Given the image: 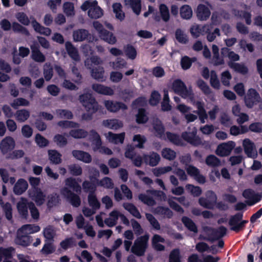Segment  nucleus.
<instances>
[{"label": "nucleus", "mask_w": 262, "mask_h": 262, "mask_svg": "<svg viewBox=\"0 0 262 262\" xmlns=\"http://www.w3.org/2000/svg\"><path fill=\"white\" fill-rule=\"evenodd\" d=\"M66 187L61 190V193L64 195L70 202L71 204L75 207H78L80 204L79 197L72 193L68 188L72 189L76 192H80L81 186L78 184L75 179L68 178L66 180Z\"/></svg>", "instance_id": "obj_1"}, {"label": "nucleus", "mask_w": 262, "mask_h": 262, "mask_svg": "<svg viewBox=\"0 0 262 262\" xmlns=\"http://www.w3.org/2000/svg\"><path fill=\"white\" fill-rule=\"evenodd\" d=\"M40 230L39 226L27 224L23 226L17 231L15 242L24 246H28L30 242V237L28 235L38 232Z\"/></svg>", "instance_id": "obj_2"}, {"label": "nucleus", "mask_w": 262, "mask_h": 262, "mask_svg": "<svg viewBox=\"0 0 262 262\" xmlns=\"http://www.w3.org/2000/svg\"><path fill=\"white\" fill-rule=\"evenodd\" d=\"M79 101L88 112V114H83V120H89L92 119V115L98 110V104L95 99L90 93H86L79 96Z\"/></svg>", "instance_id": "obj_3"}, {"label": "nucleus", "mask_w": 262, "mask_h": 262, "mask_svg": "<svg viewBox=\"0 0 262 262\" xmlns=\"http://www.w3.org/2000/svg\"><path fill=\"white\" fill-rule=\"evenodd\" d=\"M102 63L100 58L95 56L88 58L85 61V66L90 69H92V76L95 79L100 81H104V70L102 67H98V68H94L95 66Z\"/></svg>", "instance_id": "obj_4"}, {"label": "nucleus", "mask_w": 262, "mask_h": 262, "mask_svg": "<svg viewBox=\"0 0 262 262\" xmlns=\"http://www.w3.org/2000/svg\"><path fill=\"white\" fill-rule=\"evenodd\" d=\"M81 9L84 11L89 9L88 15L91 18H99L103 14L102 10L98 6L96 0L85 1L81 6Z\"/></svg>", "instance_id": "obj_5"}, {"label": "nucleus", "mask_w": 262, "mask_h": 262, "mask_svg": "<svg viewBox=\"0 0 262 262\" xmlns=\"http://www.w3.org/2000/svg\"><path fill=\"white\" fill-rule=\"evenodd\" d=\"M171 90L182 98L192 99V91L190 88L188 89L185 83L180 79L174 80L171 85Z\"/></svg>", "instance_id": "obj_6"}, {"label": "nucleus", "mask_w": 262, "mask_h": 262, "mask_svg": "<svg viewBox=\"0 0 262 262\" xmlns=\"http://www.w3.org/2000/svg\"><path fill=\"white\" fill-rule=\"evenodd\" d=\"M149 236L145 235L138 238L134 242L132 251L138 256L143 255L148 246Z\"/></svg>", "instance_id": "obj_7"}, {"label": "nucleus", "mask_w": 262, "mask_h": 262, "mask_svg": "<svg viewBox=\"0 0 262 262\" xmlns=\"http://www.w3.org/2000/svg\"><path fill=\"white\" fill-rule=\"evenodd\" d=\"M99 176V171L93 168L90 170V179L91 182L84 181L83 183L82 186L83 189L86 192L90 193H94L96 189V187L98 185V180L97 178Z\"/></svg>", "instance_id": "obj_8"}, {"label": "nucleus", "mask_w": 262, "mask_h": 262, "mask_svg": "<svg viewBox=\"0 0 262 262\" xmlns=\"http://www.w3.org/2000/svg\"><path fill=\"white\" fill-rule=\"evenodd\" d=\"M89 139L92 140L93 149L94 151L99 150V152L106 155H112V150L105 147L101 146V141L99 134L95 130L90 132Z\"/></svg>", "instance_id": "obj_9"}, {"label": "nucleus", "mask_w": 262, "mask_h": 262, "mask_svg": "<svg viewBox=\"0 0 262 262\" xmlns=\"http://www.w3.org/2000/svg\"><path fill=\"white\" fill-rule=\"evenodd\" d=\"M29 197L35 202L37 206L43 204L46 201V195L40 188H32L28 191Z\"/></svg>", "instance_id": "obj_10"}, {"label": "nucleus", "mask_w": 262, "mask_h": 262, "mask_svg": "<svg viewBox=\"0 0 262 262\" xmlns=\"http://www.w3.org/2000/svg\"><path fill=\"white\" fill-rule=\"evenodd\" d=\"M260 101L261 98L255 90L250 89L248 90L245 97V103L248 107H252L254 105L260 102Z\"/></svg>", "instance_id": "obj_11"}, {"label": "nucleus", "mask_w": 262, "mask_h": 262, "mask_svg": "<svg viewBox=\"0 0 262 262\" xmlns=\"http://www.w3.org/2000/svg\"><path fill=\"white\" fill-rule=\"evenodd\" d=\"M235 146V143L232 141L220 144L217 147L215 153L220 157L228 156L230 154Z\"/></svg>", "instance_id": "obj_12"}, {"label": "nucleus", "mask_w": 262, "mask_h": 262, "mask_svg": "<svg viewBox=\"0 0 262 262\" xmlns=\"http://www.w3.org/2000/svg\"><path fill=\"white\" fill-rule=\"evenodd\" d=\"M187 101L196 107L197 110L195 112L199 116L201 123H204L205 119L207 118V115L204 108V102L200 101H195L193 93L192 94V99H188Z\"/></svg>", "instance_id": "obj_13"}, {"label": "nucleus", "mask_w": 262, "mask_h": 262, "mask_svg": "<svg viewBox=\"0 0 262 262\" xmlns=\"http://www.w3.org/2000/svg\"><path fill=\"white\" fill-rule=\"evenodd\" d=\"M212 28L211 24L203 26L194 25L190 28V33L193 37L198 38L201 35L208 33L212 29Z\"/></svg>", "instance_id": "obj_14"}, {"label": "nucleus", "mask_w": 262, "mask_h": 262, "mask_svg": "<svg viewBox=\"0 0 262 262\" xmlns=\"http://www.w3.org/2000/svg\"><path fill=\"white\" fill-rule=\"evenodd\" d=\"M243 196L246 199V203L250 206L253 205L260 201L261 195L256 193L252 189L245 190L243 193Z\"/></svg>", "instance_id": "obj_15"}, {"label": "nucleus", "mask_w": 262, "mask_h": 262, "mask_svg": "<svg viewBox=\"0 0 262 262\" xmlns=\"http://www.w3.org/2000/svg\"><path fill=\"white\" fill-rule=\"evenodd\" d=\"M207 199L201 198L199 199L200 204L207 208H212L216 201V196L212 191H208L206 193Z\"/></svg>", "instance_id": "obj_16"}, {"label": "nucleus", "mask_w": 262, "mask_h": 262, "mask_svg": "<svg viewBox=\"0 0 262 262\" xmlns=\"http://www.w3.org/2000/svg\"><path fill=\"white\" fill-rule=\"evenodd\" d=\"M243 146L245 154L248 157L255 158L257 156V151L254 143L249 139H245L243 141Z\"/></svg>", "instance_id": "obj_17"}, {"label": "nucleus", "mask_w": 262, "mask_h": 262, "mask_svg": "<svg viewBox=\"0 0 262 262\" xmlns=\"http://www.w3.org/2000/svg\"><path fill=\"white\" fill-rule=\"evenodd\" d=\"M211 6L207 4L206 5H200L198 6L196 14L198 18L201 20H207L210 15Z\"/></svg>", "instance_id": "obj_18"}, {"label": "nucleus", "mask_w": 262, "mask_h": 262, "mask_svg": "<svg viewBox=\"0 0 262 262\" xmlns=\"http://www.w3.org/2000/svg\"><path fill=\"white\" fill-rule=\"evenodd\" d=\"M106 108L111 112H117L120 110H125L127 106L124 103L114 102L112 100H105L103 102Z\"/></svg>", "instance_id": "obj_19"}, {"label": "nucleus", "mask_w": 262, "mask_h": 262, "mask_svg": "<svg viewBox=\"0 0 262 262\" xmlns=\"http://www.w3.org/2000/svg\"><path fill=\"white\" fill-rule=\"evenodd\" d=\"M187 173L193 177L198 183L203 184L205 182V178L200 173L199 170L195 167L188 165L185 168Z\"/></svg>", "instance_id": "obj_20"}, {"label": "nucleus", "mask_w": 262, "mask_h": 262, "mask_svg": "<svg viewBox=\"0 0 262 262\" xmlns=\"http://www.w3.org/2000/svg\"><path fill=\"white\" fill-rule=\"evenodd\" d=\"M15 147V141L11 137H6L1 142L0 149L5 154Z\"/></svg>", "instance_id": "obj_21"}, {"label": "nucleus", "mask_w": 262, "mask_h": 262, "mask_svg": "<svg viewBox=\"0 0 262 262\" xmlns=\"http://www.w3.org/2000/svg\"><path fill=\"white\" fill-rule=\"evenodd\" d=\"M196 129L194 128L191 133H185L182 134V137L184 140L194 145L201 144V139L196 136Z\"/></svg>", "instance_id": "obj_22"}, {"label": "nucleus", "mask_w": 262, "mask_h": 262, "mask_svg": "<svg viewBox=\"0 0 262 262\" xmlns=\"http://www.w3.org/2000/svg\"><path fill=\"white\" fill-rule=\"evenodd\" d=\"M92 89L96 92L104 95L112 96L114 94L112 88L101 84H94Z\"/></svg>", "instance_id": "obj_23"}, {"label": "nucleus", "mask_w": 262, "mask_h": 262, "mask_svg": "<svg viewBox=\"0 0 262 262\" xmlns=\"http://www.w3.org/2000/svg\"><path fill=\"white\" fill-rule=\"evenodd\" d=\"M242 214L238 213L233 216L229 221V224L232 227L231 229L236 232L238 231L240 229L244 226V224L247 223V221H244L242 222L237 224L238 222L242 218Z\"/></svg>", "instance_id": "obj_24"}, {"label": "nucleus", "mask_w": 262, "mask_h": 262, "mask_svg": "<svg viewBox=\"0 0 262 262\" xmlns=\"http://www.w3.org/2000/svg\"><path fill=\"white\" fill-rule=\"evenodd\" d=\"M30 202H28L27 199L21 198L17 204V208L20 215L26 218L28 214V206Z\"/></svg>", "instance_id": "obj_25"}, {"label": "nucleus", "mask_w": 262, "mask_h": 262, "mask_svg": "<svg viewBox=\"0 0 262 262\" xmlns=\"http://www.w3.org/2000/svg\"><path fill=\"white\" fill-rule=\"evenodd\" d=\"M173 200H177L178 201H179L180 203L182 204L184 206H188L189 205L188 203L185 204L184 203L185 200V198L184 196L180 198L172 197L171 198H169L168 201L170 207L179 213H183V209L178 204L174 202L173 201Z\"/></svg>", "instance_id": "obj_26"}, {"label": "nucleus", "mask_w": 262, "mask_h": 262, "mask_svg": "<svg viewBox=\"0 0 262 262\" xmlns=\"http://www.w3.org/2000/svg\"><path fill=\"white\" fill-rule=\"evenodd\" d=\"M105 136L106 139L111 143L114 144L122 143L124 139L125 133H122L116 134L108 132L107 134H106Z\"/></svg>", "instance_id": "obj_27"}, {"label": "nucleus", "mask_w": 262, "mask_h": 262, "mask_svg": "<svg viewBox=\"0 0 262 262\" xmlns=\"http://www.w3.org/2000/svg\"><path fill=\"white\" fill-rule=\"evenodd\" d=\"M72 155L76 159L86 163H89L92 161L91 155L83 151L75 150L72 151Z\"/></svg>", "instance_id": "obj_28"}, {"label": "nucleus", "mask_w": 262, "mask_h": 262, "mask_svg": "<svg viewBox=\"0 0 262 262\" xmlns=\"http://www.w3.org/2000/svg\"><path fill=\"white\" fill-rule=\"evenodd\" d=\"M28 184L25 180L19 179L14 185L13 191L17 195L23 193L28 188Z\"/></svg>", "instance_id": "obj_29"}, {"label": "nucleus", "mask_w": 262, "mask_h": 262, "mask_svg": "<svg viewBox=\"0 0 262 262\" xmlns=\"http://www.w3.org/2000/svg\"><path fill=\"white\" fill-rule=\"evenodd\" d=\"M120 212L117 210H114L109 214L107 218L104 220L105 224L108 227H113L117 224L119 217Z\"/></svg>", "instance_id": "obj_30"}, {"label": "nucleus", "mask_w": 262, "mask_h": 262, "mask_svg": "<svg viewBox=\"0 0 262 262\" xmlns=\"http://www.w3.org/2000/svg\"><path fill=\"white\" fill-rule=\"evenodd\" d=\"M104 126L112 129H117L123 126V123L117 119H107L103 121Z\"/></svg>", "instance_id": "obj_31"}, {"label": "nucleus", "mask_w": 262, "mask_h": 262, "mask_svg": "<svg viewBox=\"0 0 262 262\" xmlns=\"http://www.w3.org/2000/svg\"><path fill=\"white\" fill-rule=\"evenodd\" d=\"M125 5L130 7L133 11L139 15L141 12V0H124Z\"/></svg>", "instance_id": "obj_32"}, {"label": "nucleus", "mask_w": 262, "mask_h": 262, "mask_svg": "<svg viewBox=\"0 0 262 262\" xmlns=\"http://www.w3.org/2000/svg\"><path fill=\"white\" fill-rule=\"evenodd\" d=\"M30 19L32 20V26L36 32L47 36L50 35L51 30L49 28L41 26L34 18L32 19L31 17Z\"/></svg>", "instance_id": "obj_33"}, {"label": "nucleus", "mask_w": 262, "mask_h": 262, "mask_svg": "<svg viewBox=\"0 0 262 262\" xmlns=\"http://www.w3.org/2000/svg\"><path fill=\"white\" fill-rule=\"evenodd\" d=\"M214 229L207 226L204 227L202 234L200 235V238L201 239L214 240Z\"/></svg>", "instance_id": "obj_34"}, {"label": "nucleus", "mask_w": 262, "mask_h": 262, "mask_svg": "<svg viewBox=\"0 0 262 262\" xmlns=\"http://www.w3.org/2000/svg\"><path fill=\"white\" fill-rule=\"evenodd\" d=\"M32 58L37 62H42L45 60V56L39 51L35 45L31 46Z\"/></svg>", "instance_id": "obj_35"}, {"label": "nucleus", "mask_w": 262, "mask_h": 262, "mask_svg": "<svg viewBox=\"0 0 262 262\" xmlns=\"http://www.w3.org/2000/svg\"><path fill=\"white\" fill-rule=\"evenodd\" d=\"M213 58L212 59L211 62L215 65H221L224 63V60L222 57L219 56V49L216 45H213L212 47Z\"/></svg>", "instance_id": "obj_36"}, {"label": "nucleus", "mask_w": 262, "mask_h": 262, "mask_svg": "<svg viewBox=\"0 0 262 262\" xmlns=\"http://www.w3.org/2000/svg\"><path fill=\"white\" fill-rule=\"evenodd\" d=\"M164 239L159 235H155L152 239V244L153 247L157 250L162 251L164 249V247L161 243H164Z\"/></svg>", "instance_id": "obj_37"}, {"label": "nucleus", "mask_w": 262, "mask_h": 262, "mask_svg": "<svg viewBox=\"0 0 262 262\" xmlns=\"http://www.w3.org/2000/svg\"><path fill=\"white\" fill-rule=\"evenodd\" d=\"M144 160L145 162L148 163L150 166H155L159 163L160 157L158 154L152 152L148 157L145 156Z\"/></svg>", "instance_id": "obj_38"}, {"label": "nucleus", "mask_w": 262, "mask_h": 262, "mask_svg": "<svg viewBox=\"0 0 262 262\" xmlns=\"http://www.w3.org/2000/svg\"><path fill=\"white\" fill-rule=\"evenodd\" d=\"M88 31L84 29H79L73 32V38L76 41H81L88 36Z\"/></svg>", "instance_id": "obj_39"}, {"label": "nucleus", "mask_w": 262, "mask_h": 262, "mask_svg": "<svg viewBox=\"0 0 262 262\" xmlns=\"http://www.w3.org/2000/svg\"><path fill=\"white\" fill-rule=\"evenodd\" d=\"M155 134L156 136L161 138H164L165 136L164 134V128L160 121L156 120L154 123Z\"/></svg>", "instance_id": "obj_40"}, {"label": "nucleus", "mask_w": 262, "mask_h": 262, "mask_svg": "<svg viewBox=\"0 0 262 262\" xmlns=\"http://www.w3.org/2000/svg\"><path fill=\"white\" fill-rule=\"evenodd\" d=\"M100 38L110 44L113 45L116 42V38L113 34L107 31H104L103 33H101Z\"/></svg>", "instance_id": "obj_41"}, {"label": "nucleus", "mask_w": 262, "mask_h": 262, "mask_svg": "<svg viewBox=\"0 0 262 262\" xmlns=\"http://www.w3.org/2000/svg\"><path fill=\"white\" fill-rule=\"evenodd\" d=\"M88 202L90 206L96 210L99 209L100 203L98 200L95 193H90L88 195Z\"/></svg>", "instance_id": "obj_42"}, {"label": "nucleus", "mask_w": 262, "mask_h": 262, "mask_svg": "<svg viewBox=\"0 0 262 262\" xmlns=\"http://www.w3.org/2000/svg\"><path fill=\"white\" fill-rule=\"evenodd\" d=\"M66 47L67 51L70 56L74 60H78L79 59V55L78 54L77 50L72 46V45L67 42L66 43Z\"/></svg>", "instance_id": "obj_43"}, {"label": "nucleus", "mask_w": 262, "mask_h": 262, "mask_svg": "<svg viewBox=\"0 0 262 262\" xmlns=\"http://www.w3.org/2000/svg\"><path fill=\"white\" fill-rule=\"evenodd\" d=\"M181 16L183 19H190L192 15V10L188 5L183 6L180 10Z\"/></svg>", "instance_id": "obj_44"}, {"label": "nucleus", "mask_w": 262, "mask_h": 262, "mask_svg": "<svg viewBox=\"0 0 262 262\" xmlns=\"http://www.w3.org/2000/svg\"><path fill=\"white\" fill-rule=\"evenodd\" d=\"M113 11L116 17L120 20H122L125 17L124 13L122 10V6L120 3H115L113 5Z\"/></svg>", "instance_id": "obj_45"}, {"label": "nucleus", "mask_w": 262, "mask_h": 262, "mask_svg": "<svg viewBox=\"0 0 262 262\" xmlns=\"http://www.w3.org/2000/svg\"><path fill=\"white\" fill-rule=\"evenodd\" d=\"M113 11L116 17L120 20H122L125 17L124 13L122 10V6L120 3H115L113 5Z\"/></svg>", "instance_id": "obj_46"}, {"label": "nucleus", "mask_w": 262, "mask_h": 262, "mask_svg": "<svg viewBox=\"0 0 262 262\" xmlns=\"http://www.w3.org/2000/svg\"><path fill=\"white\" fill-rule=\"evenodd\" d=\"M113 11L116 17L120 20H122L125 17L124 13L122 10V6L120 3H115L113 5Z\"/></svg>", "instance_id": "obj_47"}, {"label": "nucleus", "mask_w": 262, "mask_h": 262, "mask_svg": "<svg viewBox=\"0 0 262 262\" xmlns=\"http://www.w3.org/2000/svg\"><path fill=\"white\" fill-rule=\"evenodd\" d=\"M110 66L114 70H120L126 68L127 62L122 58H117L115 61L110 62Z\"/></svg>", "instance_id": "obj_48"}, {"label": "nucleus", "mask_w": 262, "mask_h": 262, "mask_svg": "<svg viewBox=\"0 0 262 262\" xmlns=\"http://www.w3.org/2000/svg\"><path fill=\"white\" fill-rule=\"evenodd\" d=\"M123 206L125 209L127 210L133 216L138 219L141 218V216L140 212L134 205L130 203H124Z\"/></svg>", "instance_id": "obj_49"}, {"label": "nucleus", "mask_w": 262, "mask_h": 262, "mask_svg": "<svg viewBox=\"0 0 262 262\" xmlns=\"http://www.w3.org/2000/svg\"><path fill=\"white\" fill-rule=\"evenodd\" d=\"M16 119L19 122H24L30 116V113L26 110H18L15 115Z\"/></svg>", "instance_id": "obj_50"}, {"label": "nucleus", "mask_w": 262, "mask_h": 262, "mask_svg": "<svg viewBox=\"0 0 262 262\" xmlns=\"http://www.w3.org/2000/svg\"><path fill=\"white\" fill-rule=\"evenodd\" d=\"M49 156L50 160L53 163L57 164L61 162V155L57 151L54 150H49Z\"/></svg>", "instance_id": "obj_51"}, {"label": "nucleus", "mask_w": 262, "mask_h": 262, "mask_svg": "<svg viewBox=\"0 0 262 262\" xmlns=\"http://www.w3.org/2000/svg\"><path fill=\"white\" fill-rule=\"evenodd\" d=\"M182 221L183 224L185 225V226L190 231H192L194 233H196L198 232V229L196 225L191 219L187 217H183L182 218Z\"/></svg>", "instance_id": "obj_52"}, {"label": "nucleus", "mask_w": 262, "mask_h": 262, "mask_svg": "<svg viewBox=\"0 0 262 262\" xmlns=\"http://www.w3.org/2000/svg\"><path fill=\"white\" fill-rule=\"evenodd\" d=\"M63 10L68 16H73L75 14L74 5L72 3L66 2L63 4Z\"/></svg>", "instance_id": "obj_53"}, {"label": "nucleus", "mask_w": 262, "mask_h": 262, "mask_svg": "<svg viewBox=\"0 0 262 262\" xmlns=\"http://www.w3.org/2000/svg\"><path fill=\"white\" fill-rule=\"evenodd\" d=\"M154 212L156 214L162 215L164 217L170 218L172 215V211L168 208L159 207L157 208Z\"/></svg>", "instance_id": "obj_54"}, {"label": "nucleus", "mask_w": 262, "mask_h": 262, "mask_svg": "<svg viewBox=\"0 0 262 262\" xmlns=\"http://www.w3.org/2000/svg\"><path fill=\"white\" fill-rule=\"evenodd\" d=\"M248 128L246 126L242 125L240 127L235 125L232 126L230 128V134L234 136H237L248 132Z\"/></svg>", "instance_id": "obj_55"}, {"label": "nucleus", "mask_w": 262, "mask_h": 262, "mask_svg": "<svg viewBox=\"0 0 262 262\" xmlns=\"http://www.w3.org/2000/svg\"><path fill=\"white\" fill-rule=\"evenodd\" d=\"M162 109L164 111H167L171 110V106L169 104V98L168 92L167 90L164 91V97L162 102Z\"/></svg>", "instance_id": "obj_56"}, {"label": "nucleus", "mask_w": 262, "mask_h": 262, "mask_svg": "<svg viewBox=\"0 0 262 262\" xmlns=\"http://www.w3.org/2000/svg\"><path fill=\"white\" fill-rule=\"evenodd\" d=\"M29 101L26 99L19 98L13 100L11 105L14 108H17L19 106H25L29 105Z\"/></svg>", "instance_id": "obj_57"}, {"label": "nucleus", "mask_w": 262, "mask_h": 262, "mask_svg": "<svg viewBox=\"0 0 262 262\" xmlns=\"http://www.w3.org/2000/svg\"><path fill=\"white\" fill-rule=\"evenodd\" d=\"M159 11L162 19L167 21L169 19V12L168 7L164 4H161Z\"/></svg>", "instance_id": "obj_58"}, {"label": "nucleus", "mask_w": 262, "mask_h": 262, "mask_svg": "<svg viewBox=\"0 0 262 262\" xmlns=\"http://www.w3.org/2000/svg\"><path fill=\"white\" fill-rule=\"evenodd\" d=\"M186 189L194 196H198L202 193V189L200 187L195 186L191 184L186 185Z\"/></svg>", "instance_id": "obj_59"}, {"label": "nucleus", "mask_w": 262, "mask_h": 262, "mask_svg": "<svg viewBox=\"0 0 262 262\" xmlns=\"http://www.w3.org/2000/svg\"><path fill=\"white\" fill-rule=\"evenodd\" d=\"M206 163L210 166L215 167L220 165V160L214 155H209L206 159Z\"/></svg>", "instance_id": "obj_60"}, {"label": "nucleus", "mask_w": 262, "mask_h": 262, "mask_svg": "<svg viewBox=\"0 0 262 262\" xmlns=\"http://www.w3.org/2000/svg\"><path fill=\"white\" fill-rule=\"evenodd\" d=\"M162 157L168 160H173L176 156V154L174 151L168 148H165L163 149L162 151Z\"/></svg>", "instance_id": "obj_61"}, {"label": "nucleus", "mask_w": 262, "mask_h": 262, "mask_svg": "<svg viewBox=\"0 0 262 262\" xmlns=\"http://www.w3.org/2000/svg\"><path fill=\"white\" fill-rule=\"evenodd\" d=\"M228 65L231 68L233 69L235 71L242 74H245L247 72V68L244 65L233 63L231 61L229 62Z\"/></svg>", "instance_id": "obj_62"}, {"label": "nucleus", "mask_w": 262, "mask_h": 262, "mask_svg": "<svg viewBox=\"0 0 262 262\" xmlns=\"http://www.w3.org/2000/svg\"><path fill=\"white\" fill-rule=\"evenodd\" d=\"M210 84L212 88L215 89H219L220 88V83L217 78L216 74L214 71H211L210 73Z\"/></svg>", "instance_id": "obj_63"}, {"label": "nucleus", "mask_w": 262, "mask_h": 262, "mask_svg": "<svg viewBox=\"0 0 262 262\" xmlns=\"http://www.w3.org/2000/svg\"><path fill=\"white\" fill-rule=\"evenodd\" d=\"M124 53L125 55L131 59H135L137 55L136 49L131 46H127L124 48Z\"/></svg>", "instance_id": "obj_64"}]
</instances>
